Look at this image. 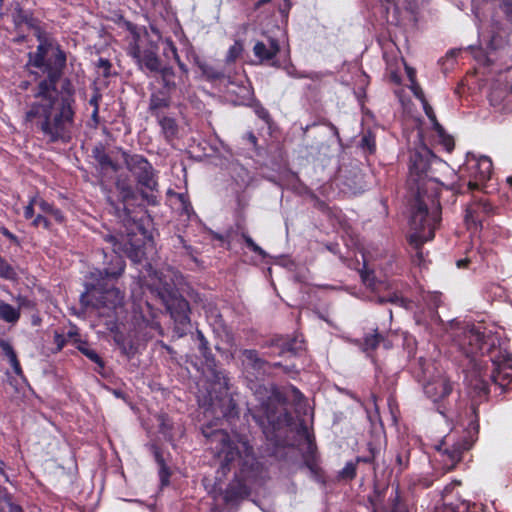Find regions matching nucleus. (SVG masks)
I'll return each instance as SVG.
<instances>
[{
    "mask_svg": "<svg viewBox=\"0 0 512 512\" xmlns=\"http://www.w3.org/2000/svg\"><path fill=\"white\" fill-rule=\"evenodd\" d=\"M65 62V54L50 42L40 43L37 51L29 55L28 65L36 69L31 72L46 76V79L25 97L24 121L37 125L52 142L65 137L73 117L69 102L59 98L55 87Z\"/></svg>",
    "mask_w": 512,
    "mask_h": 512,
    "instance_id": "f257e3e1",
    "label": "nucleus"
},
{
    "mask_svg": "<svg viewBox=\"0 0 512 512\" xmlns=\"http://www.w3.org/2000/svg\"><path fill=\"white\" fill-rule=\"evenodd\" d=\"M434 166H444V163L427 146L420 145L412 152L408 183L415 192L410 221V242L415 248L433 239L434 230L440 221L441 208L437 200L440 186L430 175Z\"/></svg>",
    "mask_w": 512,
    "mask_h": 512,
    "instance_id": "f03ea898",
    "label": "nucleus"
},
{
    "mask_svg": "<svg viewBox=\"0 0 512 512\" xmlns=\"http://www.w3.org/2000/svg\"><path fill=\"white\" fill-rule=\"evenodd\" d=\"M112 265V268L103 271L97 270L92 273L95 283L87 287L86 292L81 295L82 303L96 308H115L122 304L123 295L118 289L109 287L108 282L123 273L125 264L121 256L114 255Z\"/></svg>",
    "mask_w": 512,
    "mask_h": 512,
    "instance_id": "7ed1b4c3",
    "label": "nucleus"
},
{
    "mask_svg": "<svg viewBox=\"0 0 512 512\" xmlns=\"http://www.w3.org/2000/svg\"><path fill=\"white\" fill-rule=\"evenodd\" d=\"M493 371L488 376L495 383L502 380L512 378V358L507 352L499 351L498 356L492 357ZM470 385L478 392V394L488 393V381L486 374L481 371H474L471 374Z\"/></svg>",
    "mask_w": 512,
    "mask_h": 512,
    "instance_id": "20e7f679",
    "label": "nucleus"
},
{
    "mask_svg": "<svg viewBox=\"0 0 512 512\" xmlns=\"http://www.w3.org/2000/svg\"><path fill=\"white\" fill-rule=\"evenodd\" d=\"M453 341L467 356L490 352V344H488L481 331L474 326L457 329Z\"/></svg>",
    "mask_w": 512,
    "mask_h": 512,
    "instance_id": "39448f33",
    "label": "nucleus"
},
{
    "mask_svg": "<svg viewBox=\"0 0 512 512\" xmlns=\"http://www.w3.org/2000/svg\"><path fill=\"white\" fill-rule=\"evenodd\" d=\"M213 440L221 443L222 446L218 453L219 456L223 457L224 461L227 463L233 462L237 459H243L245 463L253 460L251 448L246 441H234L224 431L215 432L213 435Z\"/></svg>",
    "mask_w": 512,
    "mask_h": 512,
    "instance_id": "423d86ee",
    "label": "nucleus"
},
{
    "mask_svg": "<svg viewBox=\"0 0 512 512\" xmlns=\"http://www.w3.org/2000/svg\"><path fill=\"white\" fill-rule=\"evenodd\" d=\"M492 161L487 156L468 154L465 163V170L471 178L468 182L469 189L478 188L482 183L490 179L492 174Z\"/></svg>",
    "mask_w": 512,
    "mask_h": 512,
    "instance_id": "0eeeda50",
    "label": "nucleus"
},
{
    "mask_svg": "<svg viewBox=\"0 0 512 512\" xmlns=\"http://www.w3.org/2000/svg\"><path fill=\"white\" fill-rule=\"evenodd\" d=\"M123 156L127 168L137 178L138 183L151 191L155 190L157 181L151 164L141 155L124 153Z\"/></svg>",
    "mask_w": 512,
    "mask_h": 512,
    "instance_id": "6e6552de",
    "label": "nucleus"
},
{
    "mask_svg": "<svg viewBox=\"0 0 512 512\" xmlns=\"http://www.w3.org/2000/svg\"><path fill=\"white\" fill-rule=\"evenodd\" d=\"M452 390L449 379L445 375H439L428 381L424 386L425 394L433 401H438L447 396Z\"/></svg>",
    "mask_w": 512,
    "mask_h": 512,
    "instance_id": "1a4fd4ad",
    "label": "nucleus"
},
{
    "mask_svg": "<svg viewBox=\"0 0 512 512\" xmlns=\"http://www.w3.org/2000/svg\"><path fill=\"white\" fill-rule=\"evenodd\" d=\"M489 206L484 202L473 203L466 209L465 223L469 230H477L481 225L482 216L489 212Z\"/></svg>",
    "mask_w": 512,
    "mask_h": 512,
    "instance_id": "9d476101",
    "label": "nucleus"
},
{
    "mask_svg": "<svg viewBox=\"0 0 512 512\" xmlns=\"http://www.w3.org/2000/svg\"><path fill=\"white\" fill-rule=\"evenodd\" d=\"M132 55L141 69H147L150 72L160 71V60L155 52L151 50L140 51L139 48H134Z\"/></svg>",
    "mask_w": 512,
    "mask_h": 512,
    "instance_id": "9b49d317",
    "label": "nucleus"
},
{
    "mask_svg": "<svg viewBox=\"0 0 512 512\" xmlns=\"http://www.w3.org/2000/svg\"><path fill=\"white\" fill-rule=\"evenodd\" d=\"M165 302L175 321L181 324L188 322L189 305L185 299L171 296Z\"/></svg>",
    "mask_w": 512,
    "mask_h": 512,
    "instance_id": "f8f14e48",
    "label": "nucleus"
},
{
    "mask_svg": "<svg viewBox=\"0 0 512 512\" xmlns=\"http://www.w3.org/2000/svg\"><path fill=\"white\" fill-rule=\"evenodd\" d=\"M474 440L472 438H464L460 442L454 443L450 449L445 450V455L448 458L449 468L455 466L457 462L461 460V455L463 451L468 450L472 447Z\"/></svg>",
    "mask_w": 512,
    "mask_h": 512,
    "instance_id": "ddd939ff",
    "label": "nucleus"
},
{
    "mask_svg": "<svg viewBox=\"0 0 512 512\" xmlns=\"http://www.w3.org/2000/svg\"><path fill=\"white\" fill-rule=\"evenodd\" d=\"M489 101L498 111H504L512 101V94L507 87L495 88L489 95Z\"/></svg>",
    "mask_w": 512,
    "mask_h": 512,
    "instance_id": "4468645a",
    "label": "nucleus"
},
{
    "mask_svg": "<svg viewBox=\"0 0 512 512\" xmlns=\"http://www.w3.org/2000/svg\"><path fill=\"white\" fill-rule=\"evenodd\" d=\"M254 54L261 62L274 58L279 52V45L276 40H269V44L257 42L253 48Z\"/></svg>",
    "mask_w": 512,
    "mask_h": 512,
    "instance_id": "2eb2a0df",
    "label": "nucleus"
},
{
    "mask_svg": "<svg viewBox=\"0 0 512 512\" xmlns=\"http://www.w3.org/2000/svg\"><path fill=\"white\" fill-rule=\"evenodd\" d=\"M19 305L14 307L2 300H0V319L7 323H16L20 318V307L23 299L18 298Z\"/></svg>",
    "mask_w": 512,
    "mask_h": 512,
    "instance_id": "dca6fc26",
    "label": "nucleus"
},
{
    "mask_svg": "<svg viewBox=\"0 0 512 512\" xmlns=\"http://www.w3.org/2000/svg\"><path fill=\"white\" fill-rule=\"evenodd\" d=\"M240 497H242V490L236 489L235 485H230L224 492L215 495V499L222 500L225 504H230L236 502Z\"/></svg>",
    "mask_w": 512,
    "mask_h": 512,
    "instance_id": "f3484780",
    "label": "nucleus"
},
{
    "mask_svg": "<svg viewBox=\"0 0 512 512\" xmlns=\"http://www.w3.org/2000/svg\"><path fill=\"white\" fill-rule=\"evenodd\" d=\"M435 133L437 141L445 148L446 151L451 152L454 148V140L448 135L439 123H435Z\"/></svg>",
    "mask_w": 512,
    "mask_h": 512,
    "instance_id": "a211bd4d",
    "label": "nucleus"
},
{
    "mask_svg": "<svg viewBox=\"0 0 512 512\" xmlns=\"http://www.w3.org/2000/svg\"><path fill=\"white\" fill-rule=\"evenodd\" d=\"M0 346L3 349L4 353L6 354V356L8 357L9 362H10L14 372L18 375L21 374L22 371H21L20 363L17 360V356H16L13 348L5 341H2L0 343Z\"/></svg>",
    "mask_w": 512,
    "mask_h": 512,
    "instance_id": "6ab92c4d",
    "label": "nucleus"
},
{
    "mask_svg": "<svg viewBox=\"0 0 512 512\" xmlns=\"http://www.w3.org/2000/svg\"><path fill=\"white\" fill-rule=\"evenodd\" d=\"M405 68H406L408 78L411 82L410 88H411L413 94L421 101V103L426 102V99L424 97V93H423L421 87L415 81V70L408 66H405Z\"/></svg>",
    "mask_w": 512,
    "mask_h": 512,
    "instance_id": "aec40b11",
    "label": "nucleus"
},
{
    "mask_svg": "<svg viewBox=\"0 0 512 512\" xmlns=\"http://www.w3.org/2000/svg\"><path fill=\"white\" fill-rule=\"evenodd\" d=\"M93 153L96 161L103 169L111 168L112 170L116 171V166L113 164L109 156L102 149L95 148Z\"/></svg>",
    "mask_w": 512,
    "mask_h": 512,
    "instance_id": "412c9836",
    "label": "nucleus"
},
{
    "mask_svg": "<svg viewBox=\"0 0 512 512\" xmlns=\"http://www.w3.org/2000/svg\"><path fill=\"white\" fill-rule=\"evenodd\" d=\"M0 277L7 280H14L17 277L15 269L0 256Z\"/></svg>",
    "mask_w": 512,
    "mask_h": 512,
    "instance_id": "4be33fe9",
    "label": "nucleus"
},
{
    "mask_svg": "<svg viewBox=\"0 0 512 512\" xmlns=\"http://www.w3.org/2000/svg\"><path fill=\"white\" fill-rule=\"evenodd\" d=\"M411 509L412 507L396 491L395 496L392 498L391 512H410Z\"/></svg>",
    "mask_w": 512,
    "mask_h": 512,
    "instance_id": "5701e85b",
    "label": "nucleus"
},
{
    "mask_svg": "<svg viewBox=\"0 0 512 512\" xmlns=\"http://www.w3.org/2000/svg\"><path fill=\"white\" fill-rule=\"evenodd\" d=\"M243 363L253 368H260L263 362L258 357L256 351L245 350L243 352Z\"/></svg>",
    "mask_w": 512,
    "mask_h": 512,
    "instance_id": "b1692460",
    "label": "nucleus"
},
{
    "mask_svg": "<svg viewBox=\"0 0 512 512\" xmlns=\"http://www.w3.org/2000/svg\"><path fill=\"white\" fill-rule=\"evenodd\" d=\"M34 203H36V206L39 209V211L43 213H51L55 216L57 220H61V215L59 211L54 210L53 207L49 203L44 201L42 198L37 196L34 197Z\"/></svg>",
    "mask_w": 512,
    "mask_h": 512,
    "instance_id": "393cba45",
    "label": "nucleus"
},
{
    "mask_svg": "<svg viewBox=\"0 0 512 512\" xmlns=\"http://www.w3.org/2000/svg\"><path fill=\"white\" fill-rule=\"evenodd\" d=\"M455 512H484V508L483 505L479 503L462 501L456 506Z\"/></svg>",
    "mask_w": 512,
    "mask_h": 512,
    "instance_id": "a878e982",
    "label": "nucleus"
},
{
    "mask_svg": "<svg viewBox=\"0 0 512 512\" xmlns=\"http://www.w3.org/2000/svg\"><path fill=\"white\" fill-rule=\"evenodd\" d=\"M243 46L240 42L236 41L228 50L226 55V62L233 63L235 62L242 54Z\"/></svg>",
    "mask_w": 512,
    "mask_h": 512,
    "instance_id": "bb28decb",
    "label": "nucleus"
},
{
    "mask_svg": "<svg viewBox=\"0 0 512 512\" xmlns=\"http://www.w3.org/2000/svg\"><path fill=\"white\" fill-rule=\"evenodd\" d=\"M159 72L161 73L164 85L168 89L175 88L176 84L174 82V71H173V69L170 68V67H164V68H160Z\"/></svg>",
    "mask_w": 512,
    "mask_h": 512,
    "instance_id": "cd10ccee",
    "label": "nucleus"
},
{
    "mask_svg": "<svg viewBox=\"0 0 512 512\" xmlns=\"http://www.w3.org/2000/svg\"><path fill=\"white\" fill-rule=\"evenodd\" d=\"M160 125L167 137H171L176 133L177 126L173 119L164 117L160 120Z\"/></svg>",
    "mask_w": 512,
    "mask_h": 512,
    "instance_id": "c85d7f7f",
    "label": "nucleus"
},
{
    "mask_svg": "<svg viewBox=\"0 0 512 512\" xmlns=\"http://www.w3.org/2000/svg\"><path fill=\"white\" fill-rule=\"evenodd\" d=\"M380 341V336L377 333L366 336L364 339V350L369 351L376 349Z\"/></svg>",
    "mask_w": 512,
    "mask_h": 512,
    "instance_id": "c756f323",
    "label": "nucleus"
},
{
    "mask_svg": "<svg viewBox=\"0 0 512 512\" xmlns=\"http://www.w3.org/2000/svg\"><path fill=\"white\" fill-rule=\"evenodd\" d=\"M168 106V100L164 97H159L157 95H152L150 100V109L155 110Z\"/></svg>",
    "mask_w": 512,
    "mask_h": 512,
    "instance_id": "7c9ffc66",
    "label": "nucleus"
},
{
    "mask_svg": "<svg viewBox=\"0 0 512 512\" xmlns=\"http://www.w3.org/2000/svg\"><path fill=\"white\" fill-rule=\"evenodd\" d=\"M80 350L84 355H86L93 362L97 363L100 366L103 365L101 358L94 350L87 348V347H81Z\"/></svg>",
    "mask_w": 512,
    "mask_h": 512,
    "instance_id": "2f4dec72",
    "label": "nucleus"
},
{
    "mask_svg": "<svg viewBox=\"0 0 512 512\" xmlns=\"http://www.w3.org/2000/svg\"><path fill=\"white\" fill-rule=\"evenodd\" d=\"M243 237L247 246L250 249H252L254 252L260 254L263 257L266 255L265 251L260 246H258L251 237H249L248 235H244Z\"/></svg>",
    "mask_w": 512,
    "mask_h": 512,
    "instance_id": "473e14b6",
    "label": "nucleus"
},
{
    "mask_svg": "<svg viewBox=\"0 0 512 512\" xmlns=\"http://www.w3.org/2000/svg\"><path fill=\"white\" fill-rule=\"evenodd\" d=\"M396 462L399 466V471H403L407 466L409 462V456L407 452L399 453L396 457Z\"/></svg>",
    "mask_w": 512,
    "mask_h": 512,
    "instance_id": "72a5a7b5",
    "label": "nucleus"
},
{
    "mask_svg": "<svg viewBox=\"0 0 512 512\" xmlns=\"http://www.w3.org/2000/svg\"><path fill=\"white\" fill-rule=\"evenodd\" d=\"M35 208H37L36 203H34V197L30 200L29 204L24 208V216L29 219L34 216Z\"/></svg>",
    "mask_w": 512,
    "mask_h": 512,
    "instance_id": "f704fd0d",
    "label": "nucleus"
},
{
    "mask_svg": "<svg viewBox=\"0 0 512 512\" xmlns=\"http://www.w3.org/2000/svg\"><path fill=\"white\" fill-rule=\"evenodd\" d=\"M284 350L295 353L297 350L302 348V345L297 340L286 342L283 344Z\"/></svg>",
    "mask_w": 512,
    "mask_h": 512,
    "instance_id": "c9c22d12",
    "label": "nucleus"
},
{
    "mask_svg": "<svg viewBox=\"0 0 512 512\" xmlns=\"http://www.w3.org/2000/svg\"><path fill=\"white\" fill-rule=\"evenodd\" d=\"M167 46L168 48L170 49L171 53L173 54L175 60L177 61L179 67L181 70L183 71H186V67L185 65L180 61L179 59V56H178V53H177V49L176 47L174 46V44L171 42V41H167Z\"/></svg>",
    "mask_w": 512,
    "mask_h": 512,
    "instance_id": "e433bc0d",
    "label": "nucleus"
},
{
    "mask_svg": "<svg viewBox=\"0 0 512 512\" xmlns=\"http://www.w3.org/2000/svg\"><path fill=\"white\" fill-rule=\"evenodd\" d=\"M423 105V109L426 113V115L428 116V118L433 122V126L435 127V123H438L436 121V117H435V114L433 112V109L431 106H429V104L426 102L422 103Z\"/></svg>",
    "mask_w": 512,
    "mask_h": 512,
    "instance_id": "4c0bfd02",
    "label": "nucleus"
},
{
    "mask_svg": "<svg viewBox=\"0 0 512 512\" xmlns=\"http://www.w3.org/2000/svg\"><path fill=\"white\" fill-rule=\"evenodd\" d=\"M33 225H34L35 227H38V226H41V225H42V226H44L45 228H47V227H48V225H49V222H48V220H47L44 216H42V215L39 213V214L35 217V219L33 220Z\"/></svg>",
    "mask_w": 512,
    "mask_h": 512,
    "instance_id": "58836bf2",
    "label": "nucleus"
},
{
    "mask_svg": "<svg viewBox=\"0 0 512 512\" xmlns=\"http://www.w3.org/2000/svg\"><path fill=\"white\" fill-rule=\"evenodd\" d=\"M434 512H455V508L450 505H443L437 507Z\"/></svg>",
    "mask_w": 512,
    "mask_h": 512,
    "instance_id": "ea45409f",
    "label": "nucleus"
},
{
    "mask_svg": "<svg viewBox=\"0 0 512 512\" xmlns=\"http://www.w3.org/2000/svg\"><path fill=\"white\" fill-rule=\"evenodd\" d=\"M385 301H390V302H399V303H403V299H400L399 297L397 296H393V297H390V298H383V297H380L379 298V302L382 303V302H385Z\"/></svg>",
    "mask_w": 512,
    "mask_h": 512,
    "instance_id": "a19ab883",
    "label": "nucleus"
},
{
    "mask_svg": "<svg viewBox=\"0 0 512 512\" xmlns=\"http://www.w3.org/2000/svg\"><path fill=\"white\" fill-rule=\"evenodd\" d=\"M256 112L260 118L267 120L269 115H268V112L264 108H259Z\"/></svg>",
    "mask_w": 512,
    "mask_h": 512,
    "instance_id": "79ce46f5",
    "label": "nucleus"
},
{
    "mask_svg": "<svg viewBox=\"0 0 512 512\" xmlns=\"http://www.w3.org/2000/svg\"><path fill=\"white\" fill-rule=\"evenodd\" d=\"M363 280L364 282L369 285V286H372L373 289H377V287L375 286V284L372 282V279H370V276L367 274L365 276H363Z\"/></svg>",
    "mask_w": 512,
    "mask_h": 512,
    "instance_id": "37998d69",
    "label": "nucleus"
},
{
    "mask_svg": "<svg viewBox=\"0 0 512 512\" xmlns=\"http://www.w3.org/2000/svg\"><path fill=\"white\" fill-rule=\"evenodd\" d=\"M2 233L4 236H6L7 238H9L12 241L16 240V237L11 232H9L7 229H3Z\"/></svg>",
    "mask_w": 512,
    "mask_h": 512,
    "instance_id": "c03bdc74",
    "label": "nucleus"
},
{
    "mask_svg": "<svg viewBox=\"0 0 512 512\" xmlns=\"http://www.w3.org/2000/svg\"><path fill=\"white\" fill-rule=\"evenodd\" d=\"M470 261H471V259H470V258L461 259V260H459V261L457 262V266H458L459 268H461V267H465V266L467 265V263H468V262H470Z\"/></svg>",
    "mask_w": 512,
    "mask_h": 512,
    "instance_id": "a18cd8bd",
    "label": "nucleus"
},
{
    "mask_svg": "<svg viewBox=\"0 0 512 512\" xmlns=\"http://www.w3.org/2000/svg\"><path fill=\"white\" fill-rule=\"evenodd\" d=\"M344 472L346 475L348 476H353L354 475V467L352 465H348L345 469H344Z\"/></svg>",
    "mask_w": 512,
    "mask_h": 512,
    "instance_id": "49530a36",
    "label": "nucleus"
},
{
    "mask_svg": "<svg viewBox=\"0 0 512 512\" xmlns=\"http://www.w3.org/2000/svg\"><path fill=\"white\" fill-rule=\"evenodd\" d=\"M99 66L103 67L105 69H108L110 67V64H109V62L107 60L100 59L99 60Z\"/></svg>",
    "mask_w": 512,
    "mask_h": 512,
    "instance_id": "de8ad7c7",
    "label": "nucleus"
},
{
    "mask_svg": "<svg viewBox=\"0 0 512 512\" xmlns=\"http://www.w3.org/2000/svg\"><path fill=\"white\" fill-rule=\"evenodd\" d=\"M123 193H124V197L127 198L131 194V190L123 188Z\"/></svg>",
    "mask_w": 512,
    "mask_h": 512,
    "instance_id": "09e8293b",
    "label": "nucleus"
},
{
    "mask_svg": "<svg viewBox=\"0 0 512 512\" xmlns=\"http://www.w3.org/2000/svg\"><path fill=\"white\" fill-rule=\"evenodd\" d=\"M391 77H392V79H393L395 82H399V80H400V79H399V77H398L395 73H392V74H391Z\"/></svg>",
    "mask_w": 512,
    "mask_h": 512,
    "instance_id": "8fccbe9b",
    "label": "nucleus"
},
{
    "mask_svg": "<svg viewBox=\"0 0 512 512\" xmlns=\"http://www.w3.org/2000/svg\"><path fill=\"white\" fill-rule=\"evenodd\" d=\"M249 140H250L252 143H256V137H255L253 134H250V135H249Z\"/></svg>",
    "mask_w": 512,
    "mask_h": 512,
    "instance_id": "3c124183",
    "label": "nucleus"
},
{
    "mask_svg": "<svg viewBox=\"0 0 512 512\" xmlns=\"http://www.w3.org/2000/svg\"><path fill=\"white\" fill-rule=\"evenodd\" d=\"M11 509L13 512H21V508L18 506H13Z\"/></svg>",
    "mask_w": 512,
    "mask_h": 512,
    "instance_id": "603ef678",
    "label": "nucleus"
},
{
    "mask_svg": "<svg viewBox=\"0 0 512 512\" xmlns=\"http://www.w3.org/2000/svg\"><path fill=\"white\" fill-rule=\"evenodd\" d=\"M27 87H28V83H27V82H23V83L21 84V88H23V89H27Z\"/></svg>",
    "mask_w": 512,
    "mask_h": 512,
    "instance_id": "864d4df0",
    "label": "nucleus"
},
{
    "mask_svg": "<svg viewBox=\"0 0 512 512\" xmlns=\"http://www.w3.org/2000/svg\"><path fill=\"white\" fill-rule=\"evenodd\" d=\"M507 182H508L510 185H512V177H508V178H507Z\"/></svg>",
    "mask_w": 512,
    "mask_h": 512,
    "instance_id": "5fc2aeb1",
    "label": "nucleus"
},
{
    "mask_svg": "<svg viewBox=\"0 0 512 512\" xmlns=\"http://www.w3.org/2000/svg\"><path fill=\"white\" fill-rule=\"evenodd\" d=\"M479 253L481 254V259H484V256H482V254L484 253V251L479 250Z\"/></svg>",
    "mask_w": 512,
    "mask_h": 512,
    "instance_id": "6e6d98bb",
    "label": "nucleus"
},
{
    "mask_svg": "<svg viewBox=\"0 0 512 512\" xmlns=\"http://www.w3.org/2000/svg\"><path fill=\"white\" fill-rule=\"evenodd\" d=\"M287 72L289 75H293V71H290V69H287Z\"/></svg>",
    "mask_w": 512,
    "mask_h": 512,
    "instance_id": "4d7b16f0",
    "label": "nucleus"
},
{
    "mask_svg": "<svg viewBox=\"0 0 512 512\" xmlns=\"http://www.w3.org/2000/svg\"><path fill=\"white\" fill-rule=\"evenodd\" d=\"M384 346H385L386 348H389V347H390V346H389V344H388L387 342H384Z\"/></svg>",
    "mask_w": 512,
    "mask_h": 512,
    "instance_id": "13d9d810",
    "label": "nucleus"
},
{
    "mask_svg": "<svg viewBox=\"0 0 512 512\" xmlns=\"http://www.w3.org/2000/svg\"><path fill=\"white\" fill-rule=\"evenodd\" d=\"M387 2H394L395 0H386Z\"/></svg>",
    "mask_w": 512,
    "mask_h": 512,
    "instance_id": "bf43d9fd",
    "label": "nucleus"
}]
</instances>
